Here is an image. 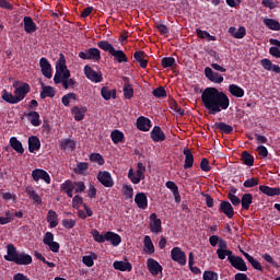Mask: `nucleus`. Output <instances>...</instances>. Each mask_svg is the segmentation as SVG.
<instances>
[{"label": "nucleus", "mask_w": 280, "mask_h": 280, "mask_svg": "<svg viewBox=\"0 0 280 280\" xmlns=\"http://www.w3.org/2000/svg\"><path fill=\"white\" fill-rule=\"evenodd\" d=\"M143 252L145 255H154V243H152V238L148 235L144 236V247Z\"/></svg>", "instance_id": "37"}, {"label": "nucleus", "mask_w": 280, "mask_h": 280, "mask_svg": "<svg viewBox=\"0 0 280 280\" xmlns=\"http://www.w3.org/2000/svg\"><path fill=\"white\" fill-rule=\"evenodd\" d=\"M26 194L30 196V198H32V200H34L36 205H43V199L37 192L34 191V189H26Z\"/></svg>", "instance_id": "53"}, {"label": "nucleus", "mask_w": 280, "mask_h": 280, "mask_svg": "<svg viewBox=\"0 0 280 280\" xmlns=\"http://www.w3.org/2000/svg\"><path fill=\"white\" fill-rule=\"evenodd\" d=\"M30 91H31V88L27 83H23L19 88H15L13 93L15 95V98H18V103L23 102V100H25Z\"/></svg>", "instance_id": "18"}, {"label": "nucleus", "mask_w": 280, "mask_h": 280, "mask_svg": "<svg viewBox=\"0 0 280 280\" xmlns=\"http://www.w3.org/2000/svg\"><path fill=\"white\" fill-rule=\"evenodd\" d=\"M260 65L266 71H273V73H280V67L278 65H273V62L270 61V59H262L260 61Z\"/></svg>", "instance_id": "28"}, {"label": "nucleus", "mask_w": 280, "mask_h": 280, "mask_svg": "<svg viewBox=\"0 0 280 280\" xmlns=\"http://www.w3.org/2000/svg\"><path fill=\"white\" fill-rule=\"evenodd\" d=\"M229 34H231V36H233V38H244V36H246V27L241 26L238 27V30L235 26H231L229 28Z\"/></svg>", "instance_id": "34"}, {"label": "nucleus", "mask_w": 280, "mask_h": 280, "mask_svg": "<svg viewBox=\"0 0 280 280\" xmlns=\"http://www.w3.org/2000/svg\"><path fill=\"white\" fill-rule=\"evenodd\" d=\"M253 202V194H244L241 198L242 209L248 211L250 203Z\"/></svg>", "instance_id": "41"}, {"label": "nucleus", "mask_w": 280, "mask_h": 280, "mask_svg": "<svg viewBox=\"0 0 280 280\" xmlns=\"http://www.w3.org/2000/svg\"><path fill=\"white\" fill-rule=\"evenodd\" d=\"M61 224H62L63 229L70 230V229H73V226H75V220H73V219H63L61 221Z\"/></svg>", "instance_id": "62"}, {"label": "nucleus", "mask_w": 280, "mask_h": 280, "mask_svg": "<svg viewBox=\"0 0 280 280\" xmlns=\"http://www.w3.org/2000/svg\"><path fill=\"white\" fill-rule=\"evenodd\" d=\"M1 97L3 102H7V104H19L16 95L12 94L11 92H8V90L2 91Z\"/></svg>", "instance_id": "39"}, {"label": "nucleus", "mask_w": 280, "mask_h": 280, "mask_svg": "<svg viewBox=\"0 0 280 280\" xmlns=\"http://www.w3.org/2000/svg\"><path fill=\"white\" fill-rule=\"evenodd\" d=\"M241 253L255 270H259L260 272L264 270V267H261V264L259 261L255 260V257L250 256V254L242 249Z\"/></svg>", "instance_id": "32"}, {"label": "nucleus", "mask_w": 280, "mask_h": 280, "mask_svg": "<svg viewBox=\"0 0 280 280\" xmlns=\"http://www.w3.org/2000/svg\"><path fill=\"white\" fill-rule=\"evenodd\" d=\"M39 97L40 100H46V97H56V90L51 85H45V83H42Z\"/></svg>", "instance_id": "25"}, {"label": "nucleus", "mask_w": 280, "mask_h": 280, "mask_svg": "<svg viewBox=\"0 0 280 280\" xmlns=\"http://www.w3.org/2000/svg\"><path fill=\"white\" fill-rule=\"evenodd\" d=\"M71 78V71L67 68V58L61 52L56 62V73L54 77L55 84H62L63 89H73L78 82Z\"/></svg>", "instance_id": "2"}, {"label": "nucleus", "mask_w": 280, "mask_h": 280, "mask_svg": "<svg viewBox=\"0 0 280 280\" xmlns=\"http://www.w3.org/2000/svg\"><path fill=\"white\" fill-rule=\"evenodd\" d=\"M201 102L209 115H218L231 106V100L226 93L217 88H206L201 93Z\"/></svg>", "instance_id": "1"}, {"label": "nucleus", "mask_w": 280, "mask_h": 280, "mask_svg": "<svg viewBox=\"0 0 280 280\" xmlns=\"http://www.w3.org/2000/svg\"><path fill=\"white\" fill-rule=\"evenodd\" d=\"M128 178H129V180H131V183L133 185H139V183H141V179H139L137 174H135V170H132V168H130L128 172Z\"/></svg>", "instance_id": "60"}, {"label": "nucleus", "mask_w": 280, "mask_h": 280, "mask_svg": "<svg viewBox=\"0 0 280 280\" xmlns=\"http://www.w3.org/2000/svg\"><path fill=\"white\" fill-rule=\"evenodd\" d=\"M113 268L115 270H119L120 272H132V264L124 260L114 261Z\"/></svg>", "instance_id": "22"}, {"label": "nucleus", "mask_w": 280, "mask_h": 280, "mask_svg": "<svg viewBox=\"0 0 280 280\" xmlns=\"http://www.w3.org/2000/svg\"><path fill=\"white\" fill-rule=\"evenodd\" d=\"M32 178L35 183H38V180H44L46 185H51V176H49V173L43 168L33 170Z\"/></svg>", "instance_id": "7"}, {"label": "nucleus", "mask_w": 280, "mask_h": 280, "mask_svg": "<svg viewBox=\"0 0 280 280\" xmlns=\"http://www.w3.org/2000/svg\"><path fill=\"white\" fill-rule=\"evenodd\" d=\"M9 143L18 154H24L25 149L23 148V143L16 137H11Z\"/></svg>", "instance_id": "33"}, {"label": "nucleus", "mask_w": 280, "mask_h": 280, "mask_svg": "<svg viewBox=\"0 0 280 280\" xmlns=\"http://www.w3.org/2000/svg\"><path fill=\"white\" fill-rule=\"evenodd\" d=\"M161 65L163 69H170L172 67H176V59L174 57H164L161 60Z\"/></svg>", "instance_id": "48"}, {"label": "nucleus", "mask_w": 280, "mask_h": 280, "mask_svg": "<svg viewBox=\"0 0 280 280\" xmlns=\"http://www.w3.org/2000/svg\"><path fill=\"white\" fill-rule=\"evenodd\" d=\"M25 117H27L32 126H40V114H38V112H30L28 114H25Z\"/></svg>", "instance_id": "38"}, {"label": "nucleus", "mask_w": 280, "mask_h": 280, "mask_svg": "<svg viewBox=\"0 0 280 280\" xmlns=\"http://www.w3.org/2000/svg\"><path fill=\"white\" fill-rule=\"evenodd\" d=\"M257 185H259V178H257V177L248 178L243 183V187H245L247 189L257 187Z\"/></svg>", "instance_id": "54"}, {"label": "nucleus", "mask_w": 280, "mask_h": 280, "mask_svg": "<svg viewBox=\"0 0 280 280\" xmlns=\"http://www.w3.org/2000/svg\"><path fill=\"white\" fill-rule=\"evenodd\" d=\"M110 139L113 143L117 144V143H124V140L126 139V137L120 130L115 129L110 133Z\"/></svg>", "instance_id": "42"}, {"label": "nucleus", "mask_w": 280, "mask_h": 280, "mask_svg": "<svg viewBox=\"0 0 280 280\" xmlns=\"http://www.w3.org/2000/svg\"><path fill=\"white\" fill-rule=\"evenodd\" d=\"M39 67L44 78H47V80H51L54 75V70L51 69V63L46 57H42L39 59Z\"/></svg>", "instance_id": "10"}, {"label": "nucleus", "mask_w": 280, "mask_h": 280, "mask_svg": "<svg viewBox=\"0 0 280 280\" xmlns=\"http://www.w3.org/2000/svg\"><path fill=\"white\" fill-rule=\"evenodd\" d=\"M110 56H113L114 59L117 60L119 63L128 62V56H126V52H124V50H116L114 48Z\"/></svg>", "instance_id": "44"}, {"label": "nucleus", "mask_w": 280, "mask_h": 280, "mask_svg": "<svg viewBox=\"0 0 280 280\" xmlns=\"http://www.w3.org/2000/svg\"><path fill=\"white\" fill-rule=\"evenodd\" d=\"M229 92L231 95H233V97H244V89L237 84H230Z\"/></svg>", "instance_id": "40"}, {"label": "nucleus", "mask_w": 280, "mask_h": 280, "mask_svg": "<svg viewBox=\"0 0 280 280\" xmlns=\"http://www.w3.org/2000/svg\"><path fill=\"white\" fill-rule=\"evenodd\" d=\"M183 154L185 155L184 170H191L194 167V153L188 148H185Z\"/></svg>", "instance_id": "27"}, {"label": "nucleus", "mask_w": 280, "mask_h": 280, "mask_svg": "<svg viewBox=\"0 0 280 280\" xmlns=\"http://www.w3.org/2000/svg\"><path fill=\"white\" fill-rule=\"evenodd\" d=\"M259 191H261V194H265V196H280V188H272L266 185H260Z\"/></svg>", "instance_id": "35"}, {"label": "nucleus", "mask_w": 280, "mask_h": 280, "mask_svg": "<svg viewBox=\"0 0 280 280\" xmlns=\"http://www.w3.org/2000/svg\"><path fill=\"white\" fill-rule=\"evenodd\" d=\"M95 259H97V255L92 252L90 256H83L82 257V262L88 268H93V266H95V261H94Z\"/></svg>", "instance_id": "46"}, {"label": "nucleus", "mask_w": 280, "mask_h": 280, "mask_svg": "<svg viewBox=\"0 0 280 280\" xmlns=\"http://www.w3.org/2000/svg\"><path fill=\"white\" fill-rule=\"evenodd\" d=\"M188 267H189V270L194 273V275H200V272H202L200 270V268L198 267H194V253H189V256H188Z\"/></svg>", "instance_id": "49"}, {"label": "nucleus", "mask_w": 280, "mask_h": 280, "mask_svg": "<svg viewBox=\"0 0 280 280\" xmlns=\"http://www.w3.org/2000/svg\"><path fill=\"white\" fill-rule=\"evenodd\" d=\"M5 261H13L16 266H30L33 259L30 254L25 252L19 253L14 247V244L7 245V255H4Z\"/></svg>", "instance_id": "3"}, {"label": "nucleus", "mask_w": 280, "mask_h": 280, "mask_svg": "<svg viewBox=\"0 0 280 280\" xmlns=\"http://www.w3.org/2000/svg\"><path fill=\"white\" fill-rule=\"evenodd\" d=\"M49 223V229H56L58 226V213L54 210H49L46 218Z\"/></svg>", "instance_id": "36"}, {"label": "nucleus", "mask_w": 280, "mask_h": 280, "mask_svg": "<svg viewBox=\"0 0 280 280\" xmlns=\"http://www.w3.org/2000/svg\"><path fill=\"white\" fill-rule=\"evenodd\" d=\"M203 280H218V273L215 271H205Z\"/></svg>", "instance_id": "64"}, {"label": "nucleus", "mask_w": 280, "mask_h": 280, "mask_svg": "<svg viewBox=\"0 0 280 280\" xmlns=\"http://www.w3.org/2000/svg\"><path fill=\"white\" fill-rule=\"evenodd\" d=\"M214 132H221L222 135H233V126L226 122H214L211 125Z\"/></svg>", "instance_id": "14"}, {"label": "nucleus", "mask_w": 280, "mask_h": 280, "mask_svg": "<svg viewBox=\"0 0 280 280\" xmlns=\"http://www.w3.org/2000/svg\"><path fill=\"white\" fill-rule=\"evenodd\" d=\"M152 95H154V97H167V92L164 90L163 86H159L153 90Z\"/></svg>", "instance_id": "59"}, {"label": "nucleus", "mask_w": 280, "mask_h": 280, "mask_svg": "<svg viewBox=\"0 0 280 280\" xmlns=\"http://www.w3.org/2000/svg\"><path fill=\"white\" fill-rule=\"evenodd\" d=\"M241 159L244 165H247V167H253L255 165V158L248 153V151H244L241 155Z\"/></svg>", "instance_id": "43"}, {"label": "nucleus", "mask_w": 280, "mask_h": 280, "mask_svg": "<svg viewBox=\"0 0 280 280\" xmlns=\"http://www.w3.org/2000/svg\"><path fill=\"white\" fill-rule=\"evenodd\" d=\"M124 88H122V93L125 100H132L135 97V89L132 88V84H130V78L128 77H122Z\"/></svg>", "instance_id": "16"}, {"label": "nucleus", "mask_w": 280, "mask_h": 280, "mask_svg": "<svg viewBox=\"0 0 280 280\" xmlns=\"http://www.w3.org/2000/svg\"><path fill=\"white\" fill-rule=\"evenodd\" d=\"M97 47L103 51H107L108 54H113V51L115 50V47L113 46V44L108 43V40L98 42Z\"/></svg>", "instance_id": "47"}, {"label": "nucleus", "mask_w": 280, "mask_h": 280, "mask_svg": "<svg viewBox=\"0 0 280 280\" xmlns=\"http://www.w3.org/2000/svg\"><path fill=\"white\" fill-rule=\"evenodd\" d=\"M40 150V139L38 136L28 137V152L34 154V152H38Z\"/></svg>", "instance_id": "23"}, {"label": "nucleus", "mask_w": 280, "mask_h": 280, "mask_svg": "<svg viewBox=\"0 0 280 280\" xmlns=\"http://www.w3.org/2000/svg\"><path fill=\"white\" fill-rule=\"evenodd\" d=\"M150 138L154 143H161L162 141H165V132L163 129H161L160 126H154L153 129L150 132Z\"/></svg>", "instance_id": "17"}, {"label": "nucleus", "mask_w": 280, "mask_h": 280, "mask_svg": "<svg viewBox=\"0 0 280 280\" xmlns=\"http://www.w3.org/2000/svg\"><path fill=\"white\" fill-rule=\"evenodd\" d=\"M135 202L138 209H142V211H145V209H148V195H145V192L136 194Z\"/></svg>", "instance_id": "21"}, {"label": "nucleus", "mask_w": 280, "mask_h": 280, "mask_svg": "<svg viewBox=\"0 0 280 280\" xmlns=\"http://www.w3.org/2000/svg\"><path fill=\"white\" fill-rule=\"evenodd\" d=\"M90 161L91 163H97V165H104V163H106L104 156H102L100 153L90 154Z\"/></svg>", "instance_id": "52"}, {"label": "nucleus", "mask_w": 280, "mask_h": 280, "mask_svg": "<svg viewBox=\"0 0 280 280\" xmlns=\"http://www.w3.org/2000/svg\"><path fill=\"white\" fill-rule=\"evenodd\" d=\"M23 23H24V32L26 34H34V32L38 30V26L36 25V22H34L32 16H24Z\"/></svg>", "instance_id": "20"}, {"label": "nucleus", "mask_w": 280, "mask_h": 280, "mask_svg": "<svg viewBox=\"0 0 280 280\" xmlns=\"http://www.w3.org/2000/svg\"><path fill=\"white\" fill-rule=\"evenodd\" d=\"M86 190V185L84 182H72L71 179L65 180L60 185V191H63L68 196V198H73V191L74 194H84Z\"/></svg>", "instance_id": "4"}, {"label": "nucleus", "mask_w": 280, "mask_h": 280, "mask_svg": "<svg viewBox=\"0 0 280 280\" xmlns=\"http://www.w3.org/2000/svg\"><path fill=\"white\" fill-rule=\"evenodd\" d=\"M205 75L207 80H209L210 82H213L214 84H222V82H224V77H222L220 72L213 71V69L209 67L205 68Z\"/></svg>", "instance_id": "11"}, {"label": "nucleus", "mask_w": 280, "mask_h": 280, "mask_svg": "<svg viewBox=\"0 0 280 280\" xmlns=\"http://www.w3.org/2000/svg\"><path fill=\"white\" fill-rule=\"evenodd\" d=\"M92 235L94 237V241H96L98 244H104V242H106V234L103 235L97 230H93Z\"/></svg>", "instance_id": "58"}, {"label": "nucleus", "mask_w": 280, "mask_h": 280, "mask_svg": "<svg viewBox=\"0 0 280 280\" xmlns=\"http://www.w3.org/2000/svg\"><path fill=\"white\" fill-rule=\"evenodd\" d=\"M86 107H80V106H74L71 109L72 115H74V121H82L84 119V116L86 115Z\"/></svg>", "instance_id": "31"}, {"label": "nucleus", "mask_w": 280, "mask_h": 280, "mask_svg": "<svg viewBox=\"0 0 280 280\" xmlns=\"http://www.w3.org/2000/svg\"><path fill=\"white\" fill-rule=\"evenodd\" d=\"M86 170H89V163L79 162L77 164V167L74 168V172H75V174H79L80 176H82V174H84L86 172Z\"/></svg>", "instance_id": "55"}, {"label": "nucleus", "mask_w": 280, "mask_h": 280, "mask_svg": "<svg viewBox=\"0 0 280 280\" xmlns=\"http://www.w3.org/2000/svg\"><path fill=\"white\" fill-rule=\"evenodd\" d=\"M155 27L161 36H167V34H170V28L161 22H156Z\"/></svg>", "instance_id": "56"}, {"label": "nucleus", "mask_w": 280, "mask_h": 280, "mask_svg": "<svg viewBox=\"0 0 280 280\" xmlns=\"http://www.w3.org/2000/svg\"><path fill=\"white\" fill-rule=\"evenodd\" d=\"M96 178L98 183L103 185V187L110 188L115 186V182L113 180V175H110V172L108 171H100L97 173Z\"/></svg>", "instance_id": "6"}, {"label": "nucleus", "mask_w": 280, "mask_h": 280, "mask_svg": "<svg viewBox=\"0 0 280 280\" xmlns=\"http://www.w3.org/2000/svg\"><path fill=\"white\" fill-rule=\"evenodd\" d=\"M71 100H78V95H75L73 92L63 95L61 97V104H63V106H69L71 104Z\"/></svg>", "instance_id": "50"}, {"label": "nucleus", "mask_w": 280, "mask_h": 280, "mask_svg": "<svg viewBox=\"0 0 280 280\" xmlns=\"http://www.w3.org/2000/svg\"><path fill=\"white\" fill-rule=\"evenodd\" d=\"M264 23L268 30H272L273 32H280V23L275 19H265Z\"/></svg>", "instance_id": "45"}, {"label": "nucleus", "mask_w": 280, "mask_h": 280, "mask_svg": "<svg viewBox=\"0 0 280 280\" xmlns=\"http://www.w3.org/2000/svg\"><path fill=\"white\" fill-rule=\"evenodd\" d=\"M79 58H81V60H93L94 62H100V60H102V52L97 48H89L80 51Z\"/></svg>", "instance_id": "5"}, {"label": "nucleus", "mask_w": 280, "mask_h": 280, "mask_svg": "<svg viewBox=\"0 0 280 280\" xmlns=\"http://www.w3.org/2000/svg\"><path fill=\"white\" fill-rule=\"evenodd\" d=\"M219 213H223L229 218V220H233V217L235 215V210L233 209V206L231 202L226 200H222L219 206Z\"/></svg>", "instance_id": "12"}, {"label": "nucleus", "mask_w": 280, "mask_h": 280, "mask_svg": "<svg viewBox=\"0 0 280 280\" xmlns=\"http://www.w3.org/2000/svg\"><path fill=\"white\" fill-rule=\"evenodd\" d=\"M101 96L106 102H108L109 100H117V90H109L108 86H103L101 89Z\"/></svg>", "instance_id": "26"}, {"label": "nucleus", "mask_w": 280, "mask_h": 280, "mask_svg": "<svg viewBox=\"0 0 280 280\" xmlns=\"http://www.w3.org/2000/svg\"><path fill=\"white\" fill-rule=\"evenodd\" d=\"M150 231L151 233H162L163 232V226L161 219L158 218L156 213H151L150 214Z\"/></svg>", "instance_id": "19"}, {"label": "nucleus", "mask_w": 280, "mask_h": 280, "mask_svg": "<svg viewBox=\"0 0 280 280\" xmlns=\"http://www.w3.org/2000/svg\"><path fill=\"white\" fill-rule=\"evenodd\" d=\"M136 126L138 130H141V132H150V129L152 128V120L148 117L140 116L137 119Z\"/></svg>", "instance_id": "15"}, {"label": "nucleus", "mask_w": 280, "mask_h": 280, "mask_svg": "<svg viewBox=\"0 0 280 280\" xmlns=\"http://www.w3.org/2000/svg\"><path fill=\"white\" fill-rule=\"evenodd\" d=\"M84 202V199L80 195H75L72 199L73 209H80V206Z\"/></svg>", "instance_id": "61"}, {"label": "nucleus", "mask_w": 280, "mask_h": 280, "mask_svg": "<svg viewBox=\"0 0 280 280\" xmlns=\"http://www.w3.org/2000/svg\"><path fill=\"white\" fill-rule=\"evenodd\" d=\"M122 191L126 200H132V196H135V188H132V185H124Z\"/></svg>", "instance_id": "51"}, {"label": "nucleus", "mask_w": 280, "mask_h": 280, "mask_svg": "<svg viewBox=\"0 0 280 280\" xmlns=\"http://www.w3.org/2000/svg\"><path fill=\"white\" fill-rule=\"evenodd\" d=\"M171 258L173 261H176L179 264V266H186L187 265V255L180 247H174L171 250Z\"/></svg>", "instance_id": "9"}, {"label": "nucleus", "mask_w": 280, "mask_h": 280, "mask_svg": "<svg viewBox=\"0 0 280 280\" xmlns=\"http://www.w3.org/2000/svg\"><path fill=\"white\" fill-rule=\"evenodd\" d=\"M230 264L235 270H240L241 272H246V270H248L246 261L240 256H236Z\"/></svg>", "instance_id": "24"}, {"label": "nucleus", "mask_w": 280, "mask_h": 280, "mask_svg": "<svg viewBox=\"0 0 280 280\" xmlns=\"http://www.w3.org/2000/svg\"><path fill=\"white\" fill-rule=\"evenodd\" d=\"M54 242V233L46 232L43 238V243L45 246H48V244H51Z\"/></svg>", "instance_id": "63"}, {"label": "nucleus", "mask_w": 280, "mask_h": 280, "mask_svg": "<svg viewBox=\"0 0 280 280\" xmlns=\"http://www.w3.org/2000/svg\"><path fill=\"white\" fill-rule=\"evenodd\" d=\"M84 73H85V78H88V80H90L91 82H94V84H100V82L104 80L102 72L95 71L89 65L84 67Z\"/></svg>", "instance_id": "8"}, {"label": "nucleus", "mask_w": 280, "mask_h": 280, "mask_svg": "<svg viewBox=\"0 0 280 280\" xmlns=\"http://www.w3.org/2000/svg\"><path fill=\"white\" fill-rule=\"evenodd\" d=\"M147 268L152 277H158L159 272H163V266H161L154 258H149L147 260Z\"/></svg>", "instance_id": "13"}, {"label": "nucleus", "mask_w": 280, "mask_h": 280, "mask_svg": "<svg viewBox=\"0 0 280 280\" xmlns=\"http://www.w3.org/2000/svg\"><path fill=\"white\" fill-rule=\"evenodd\" d=\"M196 34H197L198 38H209V40H215V36L211 35L207 31H202L200 28H197Z\"/></svg>", "instance_id": "57"}, {"label": "nucleus", "mask_w": 280, "mask_h": 280, "mask_svg": "<svg viewBox=\"0 0 280 280\" xmlns=\"http://www.w3.org/2000/svg\"><path fill=\"white\" fill-rule=\"evenodd\" d=\"M77 143L74 140H71L69 138L60 140V148L63 150V152H73L75 150Z\"/></svg>", "instance_id": "30"}, {"label": "nucleus", "mask_w": 280, "mask_h": 280, "mask_svg": "<svg viewBox=\"0 0 280 280\" xmlns=\"http://www.w3.org/2000/svg\"><path fill=\"white\" fill-rule=\"evenodd\" d=\"M105 240L110 242L112 246H119L121 244V236L115 232H106Z\"/></svg>", "instance_id": "29"}]
</instances>
